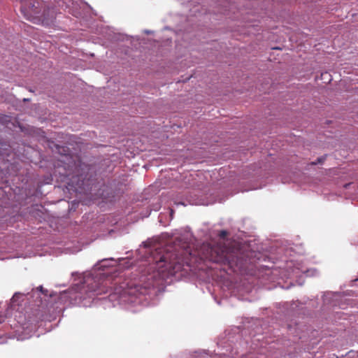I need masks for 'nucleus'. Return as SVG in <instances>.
Segmentation results:
<instances>
[{"label":"nucleus","mask_w":358,"mask_h":358,"mask_svg":"<svg viewBox=\"0 0 358 358\" xmlns=\"http://www.w3.org/2000/svg\"><path fill=\"white\" fill-rule=\"evenodd\" d=\"M37 289L40 290V292H41L43 294H44L45 295H47V292H48V290L46 289H44L43 286H39L38 287H37Z\"/></svg>","instance_id":"7"},{"label":"nucleus","mask_w":358,"mask_h":358,"mask_svg":"<svg viewBox=\"0 0 358 358\" xmlns=\"http://www.w3.org/2000/svg\"><path fill=\"white\" fill-rule=\"evenodd\" d=\"M67 176L71 177V178H73L75 177H78V180H80L82 178V175L80 174L79 170L78 169V166H75V171L72 173H69L66 174Z\"/></svg>","instance_id":"3"},{"label":"nucleus","mask_w":358,"mask_h":358,"mask_svg":"<svg viewBox=\"0 0 358 358\" xmlns=\"http://www.w3.org/2000/svg\"><path fill=\"white\" fill-rule=\"evenodd\" d=\"M4 321V317L3 316H0V324H1Z\"/></svg>","instance_id":"9"},{"label":"nucleus","mask_w":358,"mask_h":358,"mask_svg":"<svg viewBox=\"0 0 358 358\" xmlns=\"http://www.w3.org/2000/svg\"><path fill=\"white\" fill-rule=\"evenodd\" d=\"M0 339H1V338L0 337ZM0 343H1V342L0 341Z\"/></svg>","instance_id":"11"},{"label":"nucleus","mask_w":358,"mask_h":358,"mask_svg":"<svg viewBox=\"0 0 358 358\" xmlns=\"http://www.w3.org/2000/svg\"><path fill=\"white\" fill-rule=\"evenodd\" d=\"M337 358H338V357H337Z\"/></svg>","instance_id":"12"},{"label":"nucleus","mask_w":358,"mask_h":358,"mask_svg":"<svg viewBox=\"0 0 358 358\" xmlns=\"http://www.w3.org/2000/svg\"><path fill=\"white\" fill-rule=\"evenodd\" d=\"M326 76L329 77L330 75H329V73L327 72H325L324 73H322V77H326Z\"/></svg>","instance_id":"8"},{"label":"nucleus","mask_w":358,"mask_h":358,"mask_svg":"<svg viewBox=\"0 0 358 358\" xmlns=\"http://www.w3.org/2000/svg\"><path fill=\"white\" fill-rule=\"evenodd\" d=\"M211 262L227 264L233 268L238 266V259L224 245L208 246V255L206 256Z\"/></svg>","instance_id":"2"},{"label":"nucleus","mask_w":358,"mask_h":358,"mask_svg":"<svg viewBox=\"0 0 358 358\" xmlns=\"http://www.w3.org/2000/svg\"><path fill=\"white\" fill-rule=\"evenodd\" d=\"M91 292H93V295H99L102 293H106L107 291H101L99 288L94 289L90 291Z\"/></svg>","instance_id":"4"},{"label":"nucleus","mask_w":358,"mask_h":358,"mask_svg":"<svg viewBox=\"0 0 358 358\" xmlns=\"http://www.w3.org/2000/svg\"><path fill=\"white\" fill-rule=\"evenodd\" d=\"M325 159V157H319L317 159V162H312V164L313 165H316L317 164H320V163H322Z\"/></svg>","instance_id":"6"},{"label":"nucleus","mask_w":358,"mask_h":358,"mask_svg":"<svg viewBox=\"0 0 358 358\" xmlns=\"http://www.w3.org/2000/svg\"><path fill=\"white\" fill-rule=\"evenodd\" d=\"M16 297H17V295L15 294L13 296V299H13V300H15Z\"/></svg>","instance_id":"10"},{"label":"nucleus","mask_w":358,"mask_h":358,"mask_svg":"<svg viewBox=\"0 0 358 358\" xmlns=\"http://www.w3.org/2000/svg\"><path fill=\"white\" fill-rule=\"evenodd\" d=\"M228 233L225 230H222L219 232L218 236L221 238H224L227 236Z\"/></svg>","instance_id":"5"},{"label":"nucleus","mask_w":358,"mask_h":358,"mask_svg":"<svg viewBox=\"0 0 358 358\" xmlns=\"http://www.w3.org/2000/svg\"><path fill=\"white\" fill-rule=\"evenodd\" d=\"M153 259V268L157 270L158 276L162 279L174 275L181 271L185 262L183 257L178 252L165 251L164 249L157 250Z\"/></svg>","instance_id":"1"}]
</instances>
